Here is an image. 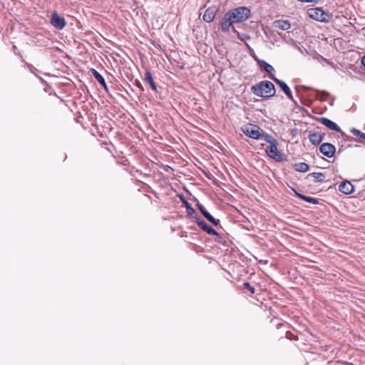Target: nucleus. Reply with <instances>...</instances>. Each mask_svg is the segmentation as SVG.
I'll use <instances>...</instances> for the list:
<instances>
[{
	"label": "nucleus",
	"mask_w": 365,
	"mask_h": 365,
	"mask_svg": "<svg viewBox=\"0 0 365 365\" xmlns=\"http://www.w3.org/2000/svg\"><path fill=\"white\" fill-rule=\"evenodd\" d=\"M316 92L321 95V96H320L321 101H325L329 96V93L326 91H320L316 90Z\"/></svg>",
	"instance_id": "nucleus-24"
},
{
	"label": "nucleus",
	"mask_w": 365,
	"mask_h": 365,
	"mask_svg": "<svg viewBox=\"0 0 365 365\" xmlns=\"http://www.w3.org/2000/svg\"><path fill=\"white\" fill-rule=\"evenodd\" d=\"M296 195L299 198H300V199H302V200H304V201H306L307 202H310V203H312V204H317L319 202L318 199L312 197L306 196V195H304L298 193V192H296Z\"/></svg>",
	"instance_id": "nucleus-19"
},
{
	"label": "nucleus",
	"mask_w": 365,
	"mask_h": 365,
	"mask_svg": "<svg viewBox=\"0 0 365 365\" xmlns=\"http://www.w3.org/2000/svg\"><path fill=\"white\" fill-rule=\"evenodd\" d=\"M277 140H273V143L270 144L266 149V153L272 159L281 162L284 160V155L277 149Z\"/></svg>",
	"instance_id": "nucleus-5"
},
{
	"label": "nucleus",
	"mask_w": 365,
	"mask_h": 365,
	"mask_svg": "<svg viewBox=\"0 0 365 365\" xmlns=\"http://www.w3.org/2000/svg\"><path fill=\"white\" fill-rule=\"evenodd\" d=\"M313 178L315 182H323L324 175L322 173H312L308 174L307 178Z\"/></svg>",
	"instance_id": "nucleus-20"
},
{
	"label": "nucleus",
	"mask_w": 365,
	"mask_h": 365,
	"mask_svg": "<svg viewBox=\"0 0 365 365\" xmlns=\"http://www.w3.org/2000/svg\"><path fill=\"white\" fill-rule=\"evenodd\" d=\"M91 72L95 77L96 81L106 89L107 90V84L103 77L94 68L91 69Z\"/></svg>",
	"instance_id": "nucleus-14"
},
{
	"label": "nucleus",
	"mask_w": 365,
	"mask_h": 365,
	"mask_svg": "<svg viewBox=\"0 0 365 365\" xmlns=\"http://www.w3.org/2000/svg\"><path fill=\"white\" fill-rule=\"evenodd\" d=\"M144 81L147 82L151 87V88L156 91L157 87L154 82L153 78L152 76L151 73L149 71H147L145 73Z\"/></svg>",
	"instance_id": "nucleus-15"
},
{
	"label": "nucleus",
	"mask_w": 365,
	"mask_h": 365,
	"mask_svg": "<svg viewBox=\"0 0 365 365\" xmlns=\"http://www.w3.org/2000/svg\"><path fill=\"white\" fill-rule=\"evenodd\" d=\"M241 130L244 134L251 138L259 140L262 137V129L257 125L247 124L243 125Z\"/></svg>",
	"instance_id": "nucleus-3"
},
{
	"label": "nucleus",
	"mask_w": 365,
	"mask_h": 365,
	"mask_svg": "<svg viewBox=\"0 0 365 365\" xmlns=\"http://www.w3.org/2000/svg\"><path fill=\"white\" fill-rule=\"evenodd\" d=\"M187 207L190 209V212H194V209L190 207L188 205H187Z\"/></svg>",
	"instance_id": "nucleus-30"
},
{
	"label": "nucleus",
	"mask_w": 365,
	"mask_h": 365,
	"mask_svg": "<svg viewBox=\"0 0 365 365\" xmlns=\"http://www.w3.org/2000/svg\"><path fill=\"white\" fill-rule=\"evenodd\" d=\"M308 14L310 18L321 22H328L330 19L329 15L321 8L310 9Z\"/></svg>",
	"instance_id": "nucleus-4"
},
{
	"label": "nucleus",
	"mask_w": 365,
	"mask_h": 365,
	"mask_svg": "<svg viewBox=\"0 0 365 365\" xmlns=\"http://www.w3.org/2000/svg\"><path fill=\"white\" fill-rule=\"evenodd\" d=\"M339 190L344 194L349 195L354 192V186L349 181L341 182Z\"/></svg>",
	"instance_id": "nucleus-12"
},
{
	"label": "nucleus",
	"mask_w": 365,
	"mask_h": 365,
	"mask_svg": "<svg viewBox=\"0 0 365 365\" xmlns=\"http://www.w3.org/2000/svg\"><path fill=\"white\" fill-rule=\"evenodd\" d=\"M259 63H260V67L262 69H264L266 72H267L271 76H272L273 73L274 72V68L272 67V66H271L270 64H269L268 63H267L264 61H261L259 62ZM271 77H272V76H270V78Z\"/></svg>",
	"instance_id": "nucleus-17"
},
{
	"label": "nucleus",
	"mask_w": 365,
	"mask_h": 365,
	"mask_svg": "<svg viewBox=\"0 0 365 365\" xmlns=\"http://www.w3.org/2000/svg\"><path fill=\"white\" fill-rule=\"evenodd\" d=\"M274 26L276 28H278L281 30H284V31H287V30H289L291 27V25L287 21H284V20H278V21H274Z\"/></svg>",
	"instance_id": "nucleus-16"
},
{
	"label": "nucleus",
	"mask_w": 365,
	"mask_h": 365,
	"mask_svg": "<svg viewBox=\"0 0 365 365\" xmlns=\"http://www.w3.org/2000/svg\"><path fill=\"white\" fill-rule=\"evenodd\" d=\"M319 121L326 127L329 128L331 130H334L336 132L342 133L341 128L339 126L332 120H329V118L322 117L319 119Z\"/></svg>",
	"instance_id": "nucleus-8"
},
{
	"label": "nucleus",
	"mask_w": 365,
	"mask_h": 365,
	"mask_svg": "<svg viewBox=\"0 0 365 365\" xmlns=\"http://www.w3.org/2000/svg\"><path fill=\"white\" fill-rule=\"evenodd\" d=\"M324 136V133L319 132H309V139L313 145H317L323 140Z\"/></svg>",
	"instance_id": "nucleus-11"
},
{
	"label": "nucleus",
	"mask_w": 365,
	"mask_h": 365,
	"mask_svg": "<svg viewBox=\"0 0 365 365\" xmlns=\"http://www.w3.org/2000/svg\"><path fill=\"white\" fill-rule=\"evenodd\" d=\"M197 205L202 215H204V214H205L207 212L202 205L197 203Z\"/></svg>",
	"instance_id": "nucleus-26"
},
{
	"label": "nucleus",
	"mask_w": 365,
	"mask_h": 365,
	"mask_svg": "<svg viewBox=\"0 0 365 365\" xmlns=\"http://www.w3.org/2000/svg\"><path fill=\"white\" fill-rule=\"evenodd\" d=\"M203 216L215 226H217L220 224V220L214 218L208 212L204 214Z\"/></svg>",
	"instance_id": "nucleus-21"
},
{
	"label": "nucleus",
	"mask_w": 365,
	"mask_h": 365,
	"mask_svg": "<svg viewBox=\"0 0 365 365\" xmlns=\"http://www.w3.org/2000/svg\"><path fill=\"white\" fill-rule=\"evenodd\" d=\"M260 139H263L264 141L269 143V145L273 143V140H277L272 135L264 133L263 130H262V137Z\"/></svg>",
	"instance_id": "nucleus-22"
},
{
	"label": "nucleus",
	"mask_w": 365,
	"mask_h": 365,
	"mask_svg": "<svg viewBox=\"0 0 365 365\" xmlns=\"http://www.w3.org/2000/svg\"><path fill=\"white\" fill-rule=\"evenodd\" d=\"M187 207L190 209V212H194V209L190 207L188 205H187Z\"/></svg>",
	"instance_id": "nucleus-29"
},
{
	"label": "nucleus",
	"mask_w": 365,
	"mask_h": 365,
	"mask_svg": "<svg viewBox=\"0 0 365 365\" xmlns=\"http://www.w3.org/2000/svg\"><path fill=\"white\" fill-rule=\"evenodd\" d=\"M250 16V10L245 6H240L228 11L221 21V29L223 31H228L230 27L237 23L246 21Z\"/></svg>",
	"instance_id": "nucleus-1"
},
{
	"label": "nucleus",
	"mask_w": 365,
	"mask_h": 365,
	"mask_svg": "<svg viewBox=\"0 0 365 365\" xmlns=\"http://www.w3.org/2000/svg\"><path fill=\"white\" fill-rule=\"evenodd\" d=\"M244 287L247 289L252 294L255 293V288L252 287L249 282H245L244 284Z\"/></svg>",
	"instance_id": "nucleus-25"
},
{
	"label": "nucleus",
	"mask_w": 365,
	"mask_h": 365,
	"mask_svg": "<svg viewBox=\"0 0 365 365\" xmlns=\"http://www.w3.org/2000/svg\"><path fill=\"white\" fill-rule=\"evenodd\" d=\"M295 170L302 173H306L309 170V166L305 163H298L294 165Z\"/></svg>",
	"instance_id": "nucleus-18"
},
{
	"label": "nucleus",
	"mask_w": 365,
	"mask_h": 365,
	"mask_svg": "<svg viewBox=\"0 0 365 365\" xmlns=\"http://www.w3.org/2000/svg\"><path fill=\"white\" fill-rule=\"evenodd\" d=\"M216 13L217 9L215 8L207 9L203 15V20L207 23L212 22L215 19Z\"/></svg>",
	"instance_id": "nucleus-13"
},
{
	"label": "nucleus",
	"mask_w": 365,
	"mask_h": 365,
	"mask_svg": "<svg viewBox=\"0 0 365 365\" xmlns=\"http://www.w3.org/2000/svg\"><path fill=\"white\" fill-rule=\"evenodd\" d=\"M281 88V89L284 92L287 96L292 101H294V98L292 94V91L289 87L282 81L279 80L274 77H271Z\"/></svg>",
	"instance_id": "nucleus-9"
},
{
	"label": "nucleus",
	"mask_w": 365,
	"mask_h": 365,
	"mask_svg": "<svg viewBox=\"0 0 365 365\" xmlns=\"http://www.w3.org/2000/svg\"><path fill=\"white\" fill-rule=\"evenodd\" d=\"M319 150L326 157L331 158L335 153L336 148L331 143H324L320 145Z\"/></svg>",
	"instance_id": "nucleus-6"
},
{
	"label": "nucleus",
	"mask_w": 365,
	"mask_h": 365,
	"mask_svg": "<svg viewBox=\"0 0 365 365\" xmlns=\"http://www.w3.org/2000/svg\"><path fill=\"white\" fill-rule=\"evenodd\" d=\"M299 1H301V2H304V3H317L319 0H298Z\"/></svg>",
	"instance_id": "nucleus-27"
},
{
	"label": "nucleus",
	"mask_w": 365,
	"mask_h": 365,
	"mask_svg": "<svg viewBox=\"0 0 365 365\" xmlns=\"http://www.w3.org/2000/svg\"><path fill=\"white\" fill-rule=\"evenodd\" d=\"M196 222L197 226L207 234L215 236L218 235V233L212 227L208 226L204 220H197Z\"/></svg>",
	"instance_id": "nucleus-10"
},
{
	"label": "nucleus",
	"mask_w": 365,
	"mask_h": 365,
	"mask_svg": "<svg viewBox=\"0 0 365 365\" xmlns=\"http://www.w3.org/2000/svg\"><path fill=\"white\" fill-rule=\"evenodd\" d=\"M364 129L365 130V124H364Z\"/></svg>",
	"instance_id": "nucleus-31"
},
{
	"label": "nucleus",
	"mask_w": 365,
	"mask_h": 365,
	"mask_svg": "<svg viewBox=\"0 0 365 365\" xmlns=\"http://www.w3.org/2000/svg\"><path fill=\"white\" fill-rule=\"evenodd\" d=\"M51 24L57 29H62L66 26V20L63 17L54 12L51 18Z\"/></svg>",
	"instance_id": "nucleus-7"
},
{
	"label": "nucleus",
	"mask_w": 365,
	"mask_h": 365,
	"mask_svg": "<svg viewBox=\"0 0 365 365\" xmlns=\"http://www.w3.org/2000/svg\"><path fill=\"white\" fill-rule=\"evenodd\" d=\"M252 92L259 97L270 98L275 94V88L274 84L269 81H263L252 86Z\"/></svg>",
	"instance_id": "nucleus-2"
},
{
	"label": "nucleus",
	"mask_w": 365,
	"mask_h": 365,
	"mask_svg": "<svg viewBox=\"0 0 365 365\" xmlns=\"http://www.w3.org/2000/svg\"><path fill=\"white\" fill-rule=\"evenodd\" d=\"M351 133L357 136V137H359L364 140H365V133H362L361 131H360L359 130L356 129V128H352L351 130Z\"/></svg>",
	"instance_id": "nucleus-23"
},
{
	"label": "nucleus",
	"mask_w": 365,
	"mask_h": 365,
	"mask_svg": "<svg viewBox=\"0 0 365 365\" xmlns=\"http://www.w3.org/2000/svg\"><path fill=\"white\" fill-rule=\"evenodd\" d=\"M361 64L365 67V55L361 58Z\"/></svg>",
	"instance_id": "nucleus-28"
}]
</instances>
